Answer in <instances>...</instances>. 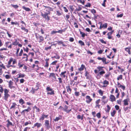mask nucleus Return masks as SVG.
Returning <instances> with one entry per match:
<instances>
[{"mask_svg": "<svg viewBox=\"0 0 131 131\" xmlns=\"http://www.w3.org/2000/svg\"><path fill=\"white\" fill-rule=\"evenodd\" d=\"M9 91L6 88H5L4 90V96L3 97L4 100L7 101L8 98L10 97V95L8 93Z\"/></svg>", "mask_w": 131, "mask_h": 131, "instance_id": "obj_1", "label": "nucleus"}, {"mask_svg": "<svg viewBox=\"0 0 131 131\" xmlns=\"http://www.w3.org/2000/svg\"><path fill=\"white\" fill-rule=\"evenodd\" d=\"M103 68H105L104 67L100 66H98L97 67V68L98 70V71L100 72H99V74L102 76H103V74L105 73V71L103 69Z\"/></svg>", "mask_w": 131, "mask_h": 131, "instance_id": "obj_2", "label": "nucleus"}, {"mask_svg": "<svg viewBox=\"0 0 131 131\" xmlns=\"http://www.w3.org/2000/svg\"><path fill=\"white\" fill-rule=\"evenodd\" d=\"M46 90L48 92L47 94L50 95H54L55 94L54 90H53L51 88L50 86H47Z\"/></svg>", "mask_w": 131, "mask_h": 131, "instance_id": "obj_3", "label": "nucleus"}, {"mask_svg": "<svg viewBox=\"0 0 131 131\" xmlns=\"http://www.w3.org/2000/svg\"><path fill=\"white\" fill-rule=\"evenodd\" d=\"M43 6L45 7V8L44 10H45L46 11V13H47L49 15L50 14V12L51 11H53V8L49 6H46L43 5Z\"/></svg>", "mask_w": 131, "mask_h": 131, "instance_id": "obj_4", "label": "nucleus"}, {"mask_svg": "<svg viewBox=\"0 0 131 131\" xmlns=\"http://www.w3.org/2000/svg\"><path fill=\"white\" fill-rule=\"evenodd\" d=\"M41 15L43 18H45L47 21H48L50 20V17L48 16V14L47 13L43 14L42 12H41Z\"/></svg>", "mask_w": 131, "mask_h": 131, "instance_id": "obj_5", "label": "nucleus"}, {"mask_svg": "<svg viewBox=\"0 0 131 131\" xmlns=\"http://www.w3.org/2000/svg\"><path fill=\"white\" fill-rule=\"evenodd\" d=\"M36 38L37 39L39 40V42L43 41L44 40V38L42 36H40L37 33L35 34Z\"/></svg>", "mask_w": 131, "mask_h": 131, "instance_id": "obj_6", "label": "nucleus"}, {"mask_svg": "<svg viewBox=\"0 0 131 131\" xmlns=\"http://www.w3.org/2000/svg\"><path fill=\"white\" fill-rule=\"evenodd\" d=\"M19 49L20 48H18L16 49V56L17 57L21 56L23 54V50L22 49H21L19 53H18Z\"/></svg>", "mask_w": 131, "mask_h": 131, "instance_id": "obj_7", "label": "nucleus"}, {"mask_svg": "<svg viewBox=\"0 0 131 131\" xmlns=\"http://www.w3.org/2000/svg\"><path fill=\"white\" fill-rule=\"evenodd\" d=\"M60 77L62 78V79L67 78L68 77L66 71L62 72L60 74Z\"/></svg>", "mask_w": 131, "mask_h": 131, "instance_id": "obj_8", "label": "nucleus"}, {"mask_svg": "<svg viewBox=\"0 0 131 131\" xmlns=\"http://www.w3.org/2000/svg\"><path fill=\"white\" fill-rule=\"evenodd\" d=\"M97 59L99 60H101L103 63L105 64H106L109 62V61H106V59L104 57H103L102 58L98 57L97 58Z\"/></svg>", "mask_w": 131, "mask_h": 131, "instance_id": "obj_9", "label": "nucleus"}, {"mask_svg": "<svg viewBox=\"0 0 131 131\" xmlns=\"http://www.w3.org/2000/svg\"><path fill=\"white\" fill-rule=\"evenodd\" d=\"M85 102L87 104H89L93 100L92 99L89 95L86 96L85 97Z\"/></svg>", "mask_w": 131, "mask_h": 131, "instance_id": "obj_10", "label": "nucleus"}, {"mask_svg": "<svg viewBox=\"0 0 131 131\" xmlns=\"http://www.w3.org/2000/svg\"><path fill=\"white\" fill-rule=\"evenodd\" d=\"M31 108L29 106L26 109H25L22 111L21 113L23 114L24 115H25V114H27L31 110Z\"/></svg>", "mask_w": 131, "mask_h": 131, "instance_id": "obj_11", "label": "nucleus"}, {"mask_svg": "<svg viewBox=\"0 0 131 131\" xmlns=\"http://www.w3.org/2000/svg\"><path fill=\"white\" fill-rule=\"evenodd\" d=\"M19 42L17 41V39H15V41L12 42V45L14 46L18 45L19 47H21L22 46V45L20 43L19 44Z\"/></svg>", "mask_w": 131, "mask_h": 131, "instance_id": "obj_12", "label": "nucleus"}, {"mask_svg": "<svg viewBox=\"0 0 131 131\" xmlns=\"http://www.w3.org/2000/svg\"><path fill=\"white\" fill-rule=\"evenodd\" d=\"M49 77L50 78H51L52 79H53L54 81H56V77L55 73H50L49 76Z\"/></svg>", "mask_w": 131, "mask_h": 131, "instance_id": "obj_13", "label": "nucleus"}, {"mask_svg": "<svg viewBox=\"0 0 131 131\" xmlns=\"http://www.w3.org/2000/svg\"><path fill=\"white\" fill-rule=\"evenodd\" d=\"M129 101V99L128 98L124 99L123 101L124 106L128 105L129 104L128 102Z\"/></svg>", "mask_w": 131, "mask_h": 131, "instance_id": "obj_14", "label": "nucleus"}, {"mask_svg": "<svg viewBox=\"0 0 131 131\" xmlns=\"http://www.w3.org/2000/svg\"><path fill=\"white\" fill-rule=\"evenodd\" d=\"M48 115H45L43 113V114H42L41 116L39 118V120L40 121H43L45 118H47L48 117Z\"/></svg>", "mask_w": 131, "mask_h": 131, "instance_id": "obj_15", "label": "nucleus"}, {"mask_svg": "<svg viewBox=\"0 0 131 131\" xmlns=\"http://www.w3.org/2000/svg\"><path fill=\"white\" fill-rule=\"evenodd\" d=\"M66 89L67 93H69V94L71 93L72 91V89L71 88L70 86L69 85L66 86Z\"/></svg>", "mask_w": 131, "mask_h": 131, "instance_id": "obj_16", "label": "nucleus"}, {"mask_svg": "<svg viewBox=\"0 0 131 131\" xmlns=\"http://www.w3.org/2000/svg\"><path fill=\"white\" fill-rule=\"evenodd\" d=\"M106 97L105 96H103L102 98L101 101L102 103H103L104 104H105L107 103L108 101L107 100H105V99H106Z\"/></svg>", "mask_w": 131, "mask_h": 131, "instance_id": "obj_17", "label": "nucleus"}, {"mask_svg": "<svg viewBox=\"0 0 131 131\" xmlns=\"http://www.w3.org/2000/svg\"><path fill=\"white\" fill-rule=\"evenodd\" d=\"M44 125L46 127L47 129H49L50 128L49 126V121L48 120H45Z\"/></svg>", "mask_w": 131, "mask_h": 131, "instance_id": "obj_18", "label": "nucleus"}, {"mask_svg": "<svg viewBox=\"0 0 131 131\" xmlns=\"http://www.w3.org/2000/svg\"><path fill=\"white\" fill-rule=\"evenodd\" d=\"M103 85L102 86V87H106L109 84V82L106 80H105L103 81Z\"/></svg>", "mask_w": 131, "mask_h": 131, "instance_id": "obj_19", "label": "nucleus"}, {"mask_svg": "<svg viewBox=\"0 0 131 131\" xmlns=\"http://www.w3.org/2000/svg\"><path fill=\"white\" fill-rule=\"evenodd\" d=\"M100 99H99L97 100L95 102V107H98V108H100V105L99 104V103L100 101Z\"/></svg>", "mask_w": 131, "mask_h": 131, "instance_id": "obj_20", "label": "nucleus"}, {"mask_svg": "<svg viewBox=\"0 0 131 131\" xmlns=\"http://www.w3.org/2000/svg\"><path fill=\"white\" fill-rule=\"evenodd\" d=\"M6 122H7V123L6 124V126L8 128L10 126H14L13 125V123L12 122H11L9 119H8Z\"/></svg>", "mask_w": 131, "mask_h": 131, "instance_id": "obj_21", "label": "nucleus"}, {"mask_svg": "<svg viewBox=\"0 0 131 131\" xmlns=\"http://www.w3.org/2000/svg\"><path fill=\"white\" fill-rule=\"evenodd\" d=\"M68 107L66 105H65L64 109V111L66 112L67 113H69L70 111H71V109H70L68 110Z\"/></svg>", "mask_w": 131, "mask_h": 131, "instance_id": "obj_22", "label": "nucleus"}, {"mask_svg": "<svg viewBox=\"0 0 131 131\" xmlns=\"http://www.w3.org/2000/svg\"><path fill=\"white\" fill-rule=\"evenodd\" d=\"M13 83L11 80L9 81L8 82V87L10 89H12V88H15V87L13 86Z\"/></svg>", "mask_w": 131, "mask_h": 131, "instance_id": "obj_23", "label": "nucleus"}, {"mask_svg": "<svg viewBox=\"0 0 131 131\" xmlns=\"http://www.w3.org/2000/svg\"><path fill=\"white\" fill-rule=\"evenodd\" d=\"M110 99L111 102H113L116 101V98L115 96L111 94L110 96Z\"/></svg>", "mask_w": 131, "mask_h": 131, "instance_id": "obj_24", "label": "nucleus"}, {"mask_svg": "<svg viewBox=\"0 0 131 131\" xmlns=\"http://www.w3.org/2000/svg\"><path fill=\"white\" fill-rule=\"evenodd\" d=\"M84 69H86L85 66L83 64H82L81 65V67L78 68V70L79 71H81L83 70Z\"/></svg>", "mask_w": 131, "mask_h": 131, "instance_id": "obj_25", "label": "nucleus"}, {"mask_svg": "<svg viewBox=\"0 0 131 131\" xmlns=\"http://www.w3.org/2000/svg\"><path fill=\"white\" fill-rule=\"evenodd\" d=\"M21 29L22 30H23L24 32H25V34H27L28 32V29L24 27L23 25H21Z\"/></svg>", "mask_w": 131, "mask_h": 131, "instance_id": "obj_26", "label": "nucleus"}, {"mask_svg": "<svg viewBox=\"0 0 131 131\" xmlns=\"http://www.w3.org/2000/svg\"><path fill=\"white\" fill-rule=\"evenodd\" d=\"M56 42H57L59 45L62 44V46L64 47H66L67 46V45L63 43V42L62 40L56 41Z\"/></svg>", "mask_w": 131, "mask_h": 131, "instance_id": "obj_27", "label": "nucleus"}, {"mask_svg": "<svg viewBox=\"0 0 131 131\" xmlns=\"http://www.w3.org/2000/svg\"><path fill=\"white\" fill-rule=\"evenodd\" d=\"M42 124L41 123L37 122L34 124V127H37V128H40Z\"/></svg>", "mask_w": 131, "mask_h": 131, "instance_id": "obj_28", "label": "nucleus"}, {"mask_svg": "<svg viewBox=\"0 0 131 131\" xmlns=\"http://www.w3.org/2000/svg\"><path fill=\"white\" fill-rule=\"evenodd\" d=\"M130 49L131 48L130 47H128L125 48V50L130 55L131 54V52L130 50Z\"/></svg>", "mask_w": 131, "mask_h": 131, "instance_id": "obj_29", "label": "nucleus"}, {"mask_svg": "<svg viewBox=\"0 0 131 131\" xmlns=\"http://www.w3.org/2000/svg\"><path fill=\"white\" fill-rule=\"evenodd\" d=\"M112 34L109 32H108L107 34V38L109 39H111L113 38V37L112 36Z\"/></svg>", "mask_w": 131, "mask_h": 131, "instance_id": "obj_30", "label": "nucleus"}, {"mask_svg": "<svg viewBox=\"0 0 131 131\" xmlns=\"http://www.w3.org/2000/svg\"><path fill=\"white\" fill-rule=\"evenodd\" d=\"M62 119V116H59L58 117H57L55 119H54V121L56 122Z\"/></svg>", "mask_w": 131, "mask_h": 131, "instance_id": "obj_31", "label": "nucleus"}, {"mask_svg": "<svg viewBox=\"0 0 131 131\" xmlns=\"http://www.w3.org/2000/svg\"><path fill=\"white\" fill-rule=\"evenodd\" d=\"M89 73L88 71H86L85 76L86 77V79H89Z\"/></svg>", "mask_w": 131, "mask_h": 131, "instance_id": "obj_32", "label": "nucleus"}, {"mask_svg": "<svg viewBox=\"0 0 131 131\" xmlns=\"http://www.w3.org/2000/svg\"><path fill=\"white\" fill-rule=\"evenodd\" d=\"M107 109L105 110L106 112L108 113L111 109V107L110 106L108 105H107Z\"/></svg>", "mask_w": 131, "mask_h": 131, "instance_id": "obj_33", "label": "nucleus"}, {"mask_svg": "<svg viewBox=\"0 0 131 131\" xmlns=\"http://www.w3.org/2000/svg\"><path fill=\"white\" fill-rule=\"evenodd\" d=\"M22 8L25 10L26 11L29 12L31 11V9L29 8L25 7V6H23L22 7Z\"/></svg>", "mask_w": 131, "mask_h": 131, "instance_id": "obj_34", "label": "nucleus"}, {"mask_svg": "<svg viewBox=\"0 0 131 131\" xmlns=\"http://www.w3.org/2000/svg\"><path fill=\"white\" fill-rule=\"evenodd\" d=\"M110 73L108 72L107 73V74H105L104 77L105 79H108V78H109V76L110 75Z\"/></svg>", "mask_w": 131, "mask_h": 131, "instance_id": "obj_35", "label": "nucleus"}, {"mask_svg": "<svg viewBox=\"0 0 131 131\" xmlns=\"http://www.w3.org/2000/svg\"><path fill=\"white\" fill-rule=\"evenodd\" d=\"M19 103L21 105H22V104H23L25 103L24 101L22 99H20L19 100Z\"/></svg>", "mask_w": 131, "mask_h": 131, "instance_id": "obj_36", "label": "nucleus"}, {"mask_svg": "<svg viewBox=\"0 0 131 131\" xmlns=\"http://www.w3.org/2000/svg\"><path fill=\"white\" fill-rule=\"evenodd\" d=\"M104 91H102L101 89H100L98 91V92L99 94L101 96H102L103 95Z\"/></svg>", "mask_w": 131, "mask_h": 131, "instance_id": "obj_37", "label": "nucleus"}, {"mask_svg": "<svg viewBox=\"0 0 131 131\" xmlns=\"http://www.w3.org/2000/svg\"><path fill=\"white\" fill-rule=\"evenodd\" d=\"M80 31V34L81 35L82 37H85V36H87V35L83 33V32L81 31L80 29L79 30Z\"/></svg>", "mask_w": 131, "mask_h": 131, "instance_id": "obj_38", "label": "nucleus"}, {"mask_svg": "<svg viewBox=\"0 0 131 131\" xmlns=\"http://www.w3.org/2000/svg\"><path fill=\"white\" fill-rule=\"evenodd\" d=\"M116 111L115 110H114L113 112H111V114L112 117H114L115 114L116 113Z\"/></svg>", "mask_w": 131, "mask_h": 131, "instance_id": "obj_39", "label": "nucleus"}, {"mask_svg": "<svg viewBox=\"0 0 131 131\" xmlns=\"http://www.w3.org/2000/svg\"><path fill=\"white\" fill-rule=\"evenodd\" d=\"M118 88H121L122 89L123 91L125 89V86L124 85H120L119 86H118Z\"/></svg>", "mask_w": 131, "mask_h": 131, "instance_id": "obj_40", "label": "nucleus"}, {"mask_svg": "<svg viewBox=\"0 0 131 131\" xmlns=\"http://www.w3.org/2000/svg\"><path fill=\"white\" fill-rule=\"evenodd\" d=\"M55 54L56 55V56L52 57H51V58H54L58 59H59L60 58V56L58 55V54L57 53H55Z\"/></svg>", "mask_w": 131, "mask_h": 131, "instance_id": "obj_41", "label": "nucleus"}, {"mask_svg": "<svg viewBox=\"0 0 131 131\" xmlns=\"http://www.w3.org/2000/svg\"><path fill=\"white\" fill-rule=\"evenodd\" d=\"M78 43L81 46H84L85 45L84 42L82 40H79L78 41Z\"/></svg>", "mask_w": 131, "mask_h": 131, "instance_id": "obj_42", "label": "nucleus"}, {"mask_svg": "<svg viewBox=\"0 0 131 131\" xmlns=\"http://www.w3.org/2000/svg\"><path fill=\"white\" fill-rule=\"evenodd\" d=\"M17 105L16 103L15 102H14L12 103V105L10 107V109L12 108H15V106Z\"/></svg>", "mask_w": 131, "mask_h": 131, "instance_id": "obj_43", "label": "nucleus"}, {"mask_svg": "<svg viewBox=\"0 0 131 131\" xmlns=\"http://www.w3.org/2000/svg\"><path fill=\"white\" fill-rule=\"evenodd\" d=\"M4 90L2 86L0 84V93H2L4 91Z\"/></svg>", "mask_w": 131, "mask_h": 131, "instance_id": "obj_44", "label": "nucleus"}, {"mask_svg": "<svg viewBox=\"0 0 131 131\" xmlns=\"http://www.w3.org/2000/svg\"><path fill=\"white\" fill-rule=\"evenodd\" d=\"M74 95L77 97H78L80 95V92L78 91L75 92Z\"/></svg>", "mask_w": 131, "mask_h": 131, "instance_id": "obj_45", "label": "nucleus"}, {"mask_svg": "<svg viewBox=\"0 0 131 131\" xmlns=\"http://www.w3.org/2000/svg\"><path fill=\"white\" fill-rule=\"evenodd\" d=\"M62 78L61 77H59L58 78V80L59 83V84H61L63 83Z\"/></svg>", "mask_w": 131, "mask_h": 131, "instance_id": "obj_46", "label": "nucleus"}, {"mask_svg": "<svg viewBox=\"0 0 131 131\" xmlns=\"http://www.w3.org/2000/svg\"><path fill=\"white\" fill-rule=\"evenodd\" d=\"M41 83H40L39 82H37L36 83V86L37 87L38 90L39 89V87L40 86Z\"/></svg>", "mask_w": 131, "mask_h": 131, "instance_id": "obj_47", "label": "nucleus"}, {"mask_svg": "<svg viewBox=\"0 0 131 131\" xmlns=\"http://www.w3.org/2000/svg\"><path fill=\"white\" fill-rule=\"evenodd\" d=\"M38 90L37 89H35L34 88H32L31 90L30 91V92L32 94H34L36 91H37Z\"/></svg>", "mask_w": 131, "mask_h": 131, "instance_id": "obj_48", "label": "nucleus"}, {"mask_svg": "<svg viewBox=\"0 0 131 131\" xmlns=\"http://www.w3.org/2000/svg\"><path fill=\"white\" fill-rule=\"evenodd\" d=\"M66 29L65 28L64 29H62L61 30H59L58 31H57V32L60 33V34H62L63 32H64L65 31Z\"/></svg>", "mask_w": 131, "mask_h": 131, "instance_id": "obj_49", "label": "nucleus"}, {"mask_svg": "<svg viewBox=\"0 0 131 131\" xmlns=\"http://www.w3.org/2000/svg\"><path fill=\"white\" fill-rule=\"evenodd\" d=\"M23 54V56H26V59L25 60V61H27L28 60V56L25 53H24Z\"/></svg>", "mask_w": 131, "mask_h": 131, "instance_id": "obj_50", "label": "nucleus"}, {"mask_svg": "<svg viewBox=\"0 0 131 131\" xmlns=\"http://www.w3.org/2000/svg\"><path fill=\"white\" fill-rule=\"evenodd\" d=\"M13 59L12 57L10 58L9 61L8 62V64H10L13 61Z\"/></svg>", "mask_w": 131, "mask_h": 131, "instance_id": "obj_51", "label": "nucleus"}, {"mask_svg": "<svg viewBox=\"0 0 131 131\" xmlns=\"http://www.w3.org/2000/svg\"><path fill=\"white\" fill-rule=\"evenodd\" d=\"M123 79V75L121 74L117 78V80L118 81L119 80H122Z\"/></svg>", "mask_w": 131, "mask_h": 131, "instance_id": "obj_52", "label": "nucleus"}, {"mask_svg": "<svg viewBox=\"0 0 131 131\" xmlns=\"http://www.w3.org/2000/svg\"><path fill=\"white\" fill-rule=\"evenodd\" d=\"M130 108H131L130 106V107L127 106V107H124L123 108V109H124V111L125 112V111H126L130 109Z\"/></svg>", "mask_w": 131, "mask_h": 131, "instance_id": "obj_53", "label": "nucleus"}, {"mask_svg": "<svg viewBox=\"0 0 131 131\" xmlns=\"http://www.w3.org/2000/svg\"><path fill=\"white\" fill-rule=\"evenodd\" d=\"M25 75L24 74H18V78H24L25 77Z\"/></svg>", "mask_w": 131, "mask_h": 131, "instance_id": "obj_54", "label": "nucleus"}, {"mask_svg": "<svg viewBox=\"0 0 131 131\" xmlns=\"http://www.w3.org/2000/svg\"><path fill=\"white\" fill-rule=\"evenodd\" d=\"M49 63L48 62H46L45 64L44 65V67L46 68H48L49 66Z\"/></svg>", "mask_w": 131, "mask_h": 131, "instance_id": "obj_55", "label": "nucleus"}, {"mask_svg": "<svg viewBox=\"0 0 131 131\" xmlns=\"http://www.w3.org/2000/svg\"><path fill=\"white\" fill-rule=\"evenodd\" d=\"M23 48L24 50V51L25 52H28L29 51V48L27 47H26V48H25L24 47H23Z\"/></svg>", "mask_w": 131, "mask_h": 131, "instance_id": "obj_56", "label": "nucleus"}, {"mask_svg": "<svg viewBox=\"0 0 131 131\" xmlns=\"http://www.w3.org/2000/svg\"><path fill=\"white\" fill-rule=\"evenodd\" d=\"M24 65V64H21V62H19L18 63V66H19V68H20L22 67L23 65Z\"/></svg>", "mask_w": 131, "mask_h": 131, "instance_id": "obj_57", "label": "nucleus"}, {"mask_svg": "<svg viewBox=\"0 0 131 131\" xmlns=\"http://www.w3.org/2000/svg\"><path fill=\"white\" fill-rule=\"evenodd\" d=\"M11 5L15 9H17L19 7L17 5H14L12 4Z\"/></svg>", "mask_w": 131, "mask_h": 131, "instance_id": "obj_58", "label": "nucleus"}, {"mask_svg": "<svg viewBox=\"0 0 131 131\" xmlns=\"http://www.w3.org/2000/svg\"><path fill=\"white\" fill-rule=\"evenodd\" d=\"M91 13L93 14V15H94V14H95L96 13V10L93 9H91Z\"/></svg>", "mask_w": 131, "mask_h": 131, "instance_id": "obj_59", "label": "nucleus"}, {"mask_svg": "<svg viewBox=\"0 0 131 131\" xmlns=\"http://www.w3.org/2000/svg\"><path fill=\"white\" fill-rule=\"evenodd\" d=\"M99 41L102 43L104 44H106V42L104 41L103 39H100L99 40Z\"/></svg>", "mask_w": 131, "mask_h": 131, "instance_id": "obj_60", "label": "nucleus"}, {"mask_svg": "<svg viewBox=\"0 0 131 131\" xmlns=\"http://www.w3.org/2000/svg\"><path fill=\"white\" fill-rule=\"evenodd\" d=\"M58 62V61L55 60L53 62L51 63V65H56V63Z\"/></svg>", "mask_w": 131, "mask_h": 131, "instance_id": "obj_61", "label": "nucleus"}, {"mask_svg": "<svg viewBox=\"0 0 131 131\" xmlns=\"http://www.w3.org/2000/svg\"><path fill=\"white\" fill-rule=\"evenodd\" d=\"M96 116L98 118H100L101 117V114L100 112L97 113L96 114Z\"/></svg>", "mask_w": 131, "mask_h": 131, "instance_id": "obj_62", "label": "nucleus"}, {"mask_svg": "<svg viewBox=\"0 0 131 131\" xmlns=\"http://www.w3.org/2000/svg\"><path fill=\"white\" fill-rule=\"evenodd\" d=\"M107 24L105 23L102 25V27H103L104 28H107Z\"/></svg>", "mask_w": 131, "mask_h": 131, "instance_id": "obj_63", "label": "nucleus"}, {"mask_svg": "<svg viewBox=\"0 0 131 131\" xmlns=\"http://www.w3.org/2000/svg\"><path fill=\"white\" fill-rule=\"evenodd\" d=\"M0 67L1 68H2L4 69H6V68L5 66L4 65L3 63L1 65L0 64Z\"/></svg>", "mask_w": 131, "mask_h": 131, "instance_id": "obj_64", "label": "nucleus"}]
</instances>
